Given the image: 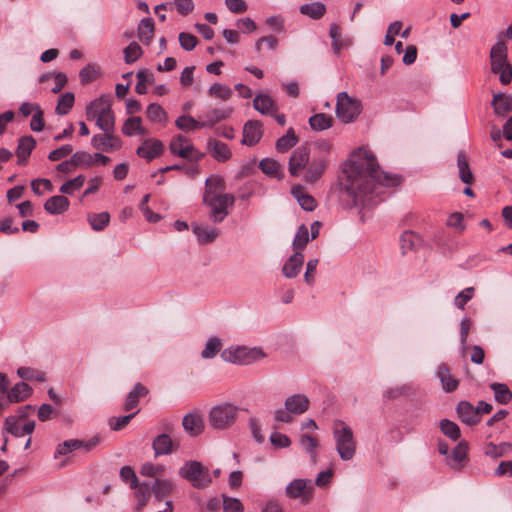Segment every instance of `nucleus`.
Returning a JSON list of instances; mask_svg holds the SVG:
<instances>
[{
	"label": "nucleus",
	"mask_w": 512,
	"mask_h": 512,
	"mask_svg": "<svg viewBox=\"0 0 512 512\" xmlns=\"http://www.w3.org/2000/svg\"><path fill=\"white\" fill-rule=\"evenodd\" d=\"M343 174L342 190L354 205H367L374 195L382 193L381 187H394L401 182L398 175L381 171L376 157L362 148L350 155Z\"/></svg>",
	"instance_id": "nucleus-1"
},
{
	"label": "nucleus",
	"mask_w": 512,
	"mask_h": 512,
	"mask_svg": "<svg viewBox=\"0 0 512 512\" xmlns=\"http://www.w3.org/2000/svg\"><path fill=\"white\" fill-rule=\"evenodd\" d=\"M224 179L217 175L209 176L205 181L203 203L210 208L209 217L214 223H221L229 214V207L235 202L232 194L223 193Z\"/></svg>",
	"instance_id": "nucleus-2"
},
{
	"label": "nucleus",
	"mask_w": 512,
	"mask_h": 512,
	"mask_svg": "<svg viewBox=\"0 0 512 512\" xmlns=\"http://www.w3.org/2000/svg\"><path fill=\"white\" fill-rule=\"evenodd\" d=\"M86 119L95 121L96 126L102 131L115 130V116L111 109L109 96L102 95L91 101L85 109Z\"/></svg>",
	"instance_id": "nucleus-3"
},
{
	"label": "nucleus",
	"mask_w": 512,
	"mask_h": 512,
	"mask_svg": "<svg viewBox=\"0 0 512 512\" xmlns=\"http://www.w3.org/2000/svg\"><path fill=\"white\" fill-rule=\"evenodd\" d=\"M508 49L503 35H498L497 42L490 50L491 71L499 75V80L503 85H507L512 80V66L507 60Z\"/></svg>",
	"instance_id": "nucleus-4"
},
{
	"label": "nucleus",
	"mask_w": 512,
	"mask_h": 512,
	"mask_svg": "<svg viewBox=\"0 0 512 512\" xmlns=\"http://www.w3.org/2000/svg\"><path fill=\"white\" fill-rule=\"evenodd\" d=\"M240 408L231 402L213 406L208 413V424L214 430L230 429L237 421Z\"/></svg>",
	"instance_id": "nucleus-5"
},
{
	"label": "nucleus",
	"mask_w": 512,
	"mask_h": 512,
	"mask_svg": "<svg viewBox=\"0 0 512 512\" xmlns=\"http://www.w3.org/2000/svg\"><path fill=\"white\" fill-rule=\"evenodd\" d=\"M333 438L339 457L344 461L351 460L356 452V443L351 428L344 425L343 422L337 421L333 430Z\"/></svg>",
	"instance_id": "nucleus-6"
},
{
	"label": "nucleus",
	"mask_w": 512,
	"mask_h": 512,
	"mask_svg": "<svg viewBox=\"0 0 512 512\" xmlns=\"http://www.w3.org/2000/svg\"><path fill=\"white\" fill-rule=\"evenodd\" d=\"M221 357L229 363L249 365L262 360L266 357V354L260 347L237 346L223 350Z\"/></svg>",
	"instance_id": "nucleus-7"
},
{
	"label": "nucleus",
	"mask_w": 512,
	"mask_h": 512,
	"mask_svg": "<svg viewBox=\"0 0 512 512\" xmlns=\"http://www.w3.org/2000/svg\"><path fill=\"white\" fill-rule=\"evenodd\" d=\"M179 475L189 481L191 485L197 489H204L212 482L208 469L204 468L200 462L195 460L187 461L179 469Z\"/></svg>",
	"instance_id": "nucleus-8"
},
{
	"label": "nucleus",
	"mask_w": 512,
	"mask_h": 512,
	"mask_svg": "<svg viewBox=\"0 0 512 512\" xmlns=\"http://www.w3.org/2000/svg\"><path fill=\"white\" fill-rule=\"evenodd\" d=\"M361 102L349 96L346 92H340L336 101V116L343 123L353 122L361 113Z\"/></svg>",
	"instance_id": "nucleus-9"
},
{
	"label": "nucleus",
	"mask_w": 512,
	"mask_h": 512,
	"mask_svg": "<svg viewBox=\"0 0 512 512\" xmlns=\"http://www.w3.org/2000/svg\"><path fill=\"white\" fill-rule=\"evenodd\" d=\"M285 495L291 499H300L302 503H309L314 495V485L309 479H294L285 488Z\"/></svg>",
	"instance_id": "nucleus-10"
},
{
	"label": "nucleus",
	"mask_w": 512,
	"mask_h": 512,
	"mask_svg": "<svg viewBox=\"0 0 512 512\" xmlns=\"http://www.w3.org/2000/svg\"><path fill=\"white\" fill-rule=\"evenodd\" d=\"M114 131H103L102 134H95L91 139V146L96 150L106 152L119 150L122 147V141L114 135Z\"/></svg>",
	"instance_id": "nucleus-11"
},
{
	"label": "nucleus",
	"mask_w": 512,
	"mask_h": 512,
	"mask_svg": "<svg viewBox=\"0 0 512 512\" xmlns=\"http://www.w3.org/2000/svg\"><path fill=\"white\" fill-rule=\"evenodd\" d=\"M309 158V150L306 147H298L295 149L289 159L288 164L290 175L298 176L300 172L308 165Z\"/></svg>",
	"instance_id": "nucleus-12"
},
{
	"label": "nucleus",
	"mask_w": 512,
	"mask_h": 512,
	"mask_svg": "<svg viewBox=\"0 0 512 512\" xmlns=\"http://www.w3.org/2000/svg\"><path fill=\"white\" fill-rule=\"evenodd\" d=\"M164 147L160 140L150 138L142 142L136 153L139 157L151 161L163 153Z\"/></svg>",
	"instance_id": "nucleus-13"
},
{
	"label": "nucleus",
	"mask_w": 512,
	"mask_h": 512,
	"mask_svg": "<svg viewBox=\"0 0 512 512\" xmlns=\"http://www.w3.org/2000/svg\"><path fill=\"white\" fill-rule=\"evenodd\" d=\"M182 425L190 436H198L204 431V420L199 412L193 411L183 417Z\"/></svg>",
	"instance_id": "nucleus-14"
},
{
	"label": "nucleus",
	"mask_w": 512,
	"mask_h": 512,
	"mask_svg": "<svg viewBox=\"0 0 512 512\" xmlns=\"http://www.w3.org/2000/svg\"><path fill=\"white\" fill-rule=\"evenodd\" d=\"M263 130L259 121L250 120L243 127L242 144L248 146L256 145L262 138Z\"/></svg>",
	"instance_id": "nucleus-15"
},
{
	"label": "nucleus",
	"mask_w": 512,
	"mask_h": 512,
	"mask_svg": "<svg viewBox=\"0 0 512 512\" xmlns=\"http://www.w3.org/2000/svg\"><path fill=\"white\" fill-rule=\"evenodd\" d=\"M284 405L292 414L301 415L309 409L310 400L304 394H293L286 398Z\"/></svg>",
	"instance_id": "nucleus-16"
},
{
	"label": "nucleus",
	"mask_w": 512,
	"mask_h": 512,
	"mask_svg": "<svg viewBox=\"0 0 512 512\" xmlns=\"http://www.w3.org/2000/svg\"><path fill=\"white\" fill-rule=\"evenodd\" d=\"M34 429V421H29L21 426L18 422V419L14 416H9L5 420V430L15 437H22L25 434H31Z\"/></svg>",
	"instance_id": "nucleus-17"
},
{
	"label": "nucleus",
	"mask_w": 512,
	"mask_h": 512,
	"mask_svg": "<svg viewBox=\"0 0 512 512\" xmlns=\"http://www.w3.org/2000/svg\"><path fill=\"white\" fill-rule=\"evenodd\" d=\"M207 149L211 156L219 162H225L229 160L232 156L231 150L228 147V145L216 139L208 140Z\"/></svg>",
	"instance_id": "nucleus-18"
},
{
	"label": "nucleus",
	"mask_w": 512,
	"mask_h": 512,
	"mask_svg": "<svg viewBox=\"0 0 512 512\" xmlns=\"http://www.w3.org/2000/svg\"><path fill=\"white\" fill-rule=\"evenodd\" d=\"M494 113L497 116H505L512 111V95L505 93H494L491 101Z\"/></svg>",
	"instance_id": "nucleus-19"
},
{
	"label": "nucleus",
	"mask_w": 512,
	"mask_h": 512,
	"mask_svg": "<svg viewBox=\"0 0 512 512\" xmlns=\"http://www.w3.org/2000/svg\"><path fill=\"white\" fill-rule=\"evenodd\" d=\"M457 414L460 420L469 426L475 425L480 421V417L478 416V411L475 410V407L467 402L461 401L457 405Z\"/></svg>",
	"instance_id": "nucleus-20"
},
{
	"label": "nucleus",
	"mask_w": 512,
	"mask_h": 512,
	"mask_svg": "<svg viewBox=\"0 0 512 512\" xmlns=\"http://www.w3.org/2000/svg\"><path fill=\"white\" fill-rule=\"evenodd\" d=\"M192 230L201 244L212 243L219 236V230L207 224H193Z\"/></svg>",
	"instance_id": "nucleus-21"
},
{
	"label": "nucleus",
	"mask_w": 512,
	"mask_h": 512,
	"mask_svg": "<svg viewBox=\"0 0 512 512\" xmlns=\"http://www.w3.org/2000/svg\"><path fill=\"white\" fill-rule=\"evenodd\" d=\"M304 262V255L301 251H296L285 262L282 268L283 275L286 278H295L301 271Z\"/></svg>",
	"instance_id": "nucleus-22"
},
{
	"label": "nucleus",
	"mask_w": 512,
	"mask_h": 512,
	"mask_svg": "<svg viewBox=\"0 0 512 512\" xmlns=\"http://www.w3.org/2000/svg\"><path fill=\"white\" fill-rule=\"evenodd\" d=\"M31 394L32 388L25 382H19L7 392V402L18 403L29 398Z\"/></svg>",
	"instance_id": "nucleus-23"
},
{
	"label": "nucleus",
	"mask_w": 512,
	"mask_h": 512,
	"mask_svg": "<svg viewBox=\"0 0 512 512\" xmlns=\"http://www.w3.org/2000/svg\"><path fill=\"white\" fill-rule=\"evenodd\" d=\"M35 146L36 141L32 136H24L19 139L16 155L20 165H24L26 163Z\"/></svg>",
	"instance_id": "nucleus-24"
},
{
	"label": "nucleus",
	"mask_w": 512,
	"mask_h": 512,
	"mask_svg": "<svg viewBox=\"0 0 512 512\" xmlns=\"http://www.w3.org/2000/svg\"><path fill=\"white\" fill-rule=\"evenodd\" d=\"M327 167L324 159H313L308 163L304 179L309 183H314L321 178Z\"/></svg>",
	"instance_id": "nucleus-25"
},
{
	"label": "nucleus",
	"mask_w": 512,
	"mask_h": 512,
	"mask_svg": "<svg viewBox=\"0 0 512 512\" xmlns=\"http://www.w3.org/2000/svg\"><path fill=\"white\" fill-rule=\"evenodd\" d=\"M437 376L442 384V388L446 392H453L458 387V380L451 374L446 364L438 367Z\"/></svg>",
	"instance_id": "nucleus-26"
},
{
	"label": "nucleus",
	"mask_w": 512,
	"mask_h": 512,
	"mask_svg": "<svg viewBox=\"0 0 512 512\" xmlns=\"http://www.w3.org/2000/svg\"><path fill=\"white\" fill-rule=\"evenodd\" d=\"M69 200L65 196H52L44 204V209L52 215L62 214L69 208Z\"/></svg>",
	"instance_id": "nucleus-27"
},
{
	"label": "nucleus",
	"mask_w": 512,
	"mask_h": 512,
	"mask_svg": "<svg viewBox=\"0 0 512 512\" xmlns=\"http://www.w3.org/2000/svg\"><path fill=\"white\" fill-rule=\"evenodd\" d=\"M155 456L169 455L174 450V443L168 434L158 435L152 443Z\"/></svg>",
	"instance_id": "nucleus-28"
},
{
	"label": "nucleus",
	"mask_w": 512,
	"mask_h": 512,
	"mask_svg": "<svg viewBox=\"0 0 512 512\" xmlns=\"http://www.w3.org/2000/svg\"><path fill=\"white\" fill-rule=\"evenodd\" d=\"M148 394V389L141 383L134 385L133 389L128 393L124 403V410L130 411L138 406L139 399Z\"/></svg>",
	"instance_id": "nucleus-29"
},
{
	"label": "nucleus",
	"mask_w": 512,
	"mask_h": 512,
	"mask_svg": "<svg viewBox=\"0 0 512 512\" xmlns=\"http://www.w3.org/2000/svg\"><path fill=\"white\" fill-rule=\"evenodd\" d=\"M122 133L126 136L147 135L148 131L142 125V119L134 116L125 120L122 126Z\"/></svg>",
	"instance_id": "nucleus-30"
},
{
	"label": "nucleus",
	"mask_w": 512,
	"mask_h": 512,
	"mask_svg": "<svg viewBox=\"0 0 512 512\" xmlns=\"http://www.w3.org/2000/svg\"><path fill=\"white\" fill-rule=\"evenodd\" d=\"M254 108L265 115H273L277 111V107L272 98L267 94H258L253 100Z\"/></svg>",
	"instance_id": "nucleus-31"
},
{
	"label": "nucleus",
	"mask_w": 512,
	"mask_h": 512,
	"mask_svg": "<svg viewBox=\"0 0 512 512\" xmlns=\"http://www.w3.org/2000/svg\"><path fill=\"white\" fill-rule=\"evenodd\" d=\"M291 192L292 195L298 201L299 205L302 207V209L306 211H313L317 207V202L314 199V197L311 196L310 194L305 193L303 187H293Z\"/></svg>",
	"instance_id": "nucleus-32"
},
{
	"label": "nucleus",
	"mask_w": 512,
	"mask_h": 512,
	"mask_svg": "<svg viewBox=\"0 0 512 512\" xmlns=\"http://www.w3.org/2000/svg\"><path fill=\"white\" fill-rule=\"evenodd\" d=\"M457 166L461 181L465 184H471L473 182L474 176L469 167L467 157L462 151L458 153Z\"/></svg>",
	"instance_id": "nucleus-33"
},
{
	"label": "nucleus",
	"mask_w": 512,
	"mask_h": 512,
	"mask_svg": "<svg viewBox=\"0 0 512 512\" xmlns=\"http://www.w3.org/2000/svg\"><path fill=\"white\" fill-rule=\"evenodd\" d=\"M135 489V497L137 499L136 510L141 511L146 506L151 494L153 493L152 486L147 482H143L141 484L137 483V487Z\"/></svg>",
	"instance_id": "nucleus-34"
},
{
	"label": "nucleus",
	"mask_w": 512,
	"mask_h": 512,
	"mask_svg": "<svg viewBox=\"0 0 512 512\" xmlns=\"http://www.w3.org/2000/svg\"><path fill=\"white\" fill-rule=\"evenodd\" d=\"M175 125L177 126L178 129L184 132H190L196 129L206 127V123L198 121L190 115L179 116L175 121Z\"/></svg>",
	"instance_id": "nucleus-35"
},
{
	"label": "nucleus",
	"mask_w": 512,
	"mask_h": 512,
	"mask_svg": "<svg viewBox=\"0 0 512 512\" xmlns=\"http://www.w3.org/2000/svg\"><path fill=\"white\" fill-rule=\"evenodd\" d=\"M173 487L174 485L172 481L168 479L156 478L154 484L152 485V490L155 498L160 501L172 492Z\"/></svg>",
	"instance_id": "nucleus-36"
},
{
	"label": "nucleus",
	"mask_w": 512,
	"mask_h": 512,
	"mask_svg": "<svg viewBox=\"0 0 512 512\" xmlns=\"http://www.w3.org/2000/svg\"><path fill=\"white\" fill-rule=\"evenodd\" d=\"M154 34V21L152 18H143L138 25V38L148 44Z\"/></svg>",
	"instance_id": "nucleus-37"
},
{
	"label": "nucleus",
	"mask_w": 512,
	"mask_h": 512,
	"mask_svg": "<svg viewBox=\"0 0 512 512\" xmlns=\"http://www.w3.org/2000/svg\"><path fill=\"white\" fill-rule=\"evenodd\" d=\"M333 118L324 113H318L310 117L309 125L315 131H323L332 126Z\"/></svg>",
	"instance_id": "nucleus-38"
},
{
	"label": "nucleus",
	"mask_w": 512,
	"mask_h": 512,
	"mask_svg": "<svg viewBox=\"0 0 512 512\" xmlns=\"http://www.w3.org/2000/svg\"><path fill=\"white\" fill-rule=\"evenodd\" d=\"M298 142V138L292 128H289L287 133L276 141V149L278 152L284 153L294 147Z\"/></svg>",
	"instance_id": "nucleus-39"
},
{
	"label": "nucleus",
	"mask_w": 512,
	"mask_h": 512,
	"mask_svg": "<svg viewBox=\"0 0 512 512\" xmlns=\"http://www.w3.org/2000/svg\"><path fill=\"white\" fill-rule=\"evenodd\" d=\"M300 12L312 19H320L326 12V7L321 2L304 4L300 7Z\"/></svg>",
	"instance_id": "nucleus-40"
},
{
	"label": "nucleus",
	"mask_w": 512,
	"mask_h": 512,
	"mask_svg": "<svg viewBox=\"0 0 512 512\" xmlns=\"http://www.w3.org/2000/svg\"><path fill=\"white\" fill-rule=\"evenodd\" d=\"M147 118L155 123H165L167 121V113L157 103H151L146 109Z\"/></svg>",
	"instance_id": "nucleus-41"
},
{
	"label": "nucleus",
	"mask_w": 512,
	"mask_h": 512,
	"mask_svg": "<svg viewBox=\"0 0 512 512\" xmlns=\"http://www.w3.org/2000/svg\"><path fill=\"white\" fill-rule=\"evenodd\" d=\"M232 110L230 108L228 109H218L214 108L210 110L206 115V120L202 121L203 123H206V127H211L214 124L226 119L231 114Z\"/></svg>",
	"instance_id": "nucleus-42"
},
{
	"label": "nucleus",
	"mask_w": 512,
	"mask_h": 512,
	"mask_svg": "<svg viewBox=\"0 0 512 512\" xmlns=\"http://www.w3.org/2000/svg\"><path fill=\"white\" fill-rule=\"evenodd\" d=\"M420 243V237L412 232L405 231L400 238L401 249L403 253L413 250Z\"/></svg>",
	"instance_id": "nucleus-43"
},
{
	"label": "nucleus",
	"mask_w": 512,
	"mask_h": 512,
	"mask_svg": "<svg viewBox=\"0 0 512 512\" xmlns=\"http://www.w3.org/2000/svg\"><path fill=\"white\" fill-rule=\"evenodd\" d=\"M311 240L309 237V230L306 225L302 224L298 227L296 235L293 240V247L297 251L303 250L308 242Z\"/></svg>",
	"instance_id": "nucleus-44"
},
{
	"label": "nucleus",
	"mask_w": 512,
	"mask_h": 512,
	"mask_svg": "<svg viewBox=\"0 0 512 512\" xmlns=\"http://www.w3.org/2000/svg\"><path fill=\"white\" fill-rule=\"evenodd\" d=\"M222 342L217 337H211L207 340L205 348L201 352V357L211 359L221 350Z\"/></svg>",
	"instance_id": "nucleus-45"
},
{
	"label": "nucleus",
	"mask_w": 512,
	"mask_h": 512,
	"mask_svg": "<svg viewBox=\"0 0 512 512\" xmlns=\"http://www.w3.org/2000/svg\"><path fill=\"white\" fill-rule=\"evenodd\" d=\"M89 224L95 231L103 230L110 221V215L108 212L96 213L88 216Z\"/></svg>",
	"instance_id": "nucleus-46"
},
{
	"label": "nucleus",
	"mask_w": 512,
	"mask_h": 512,
	"mask_svg": "<svg viewBox=\"0 0 512 512\" xmlns=\"http://www.w3.org/2000/svg\"><path fill=\"white\" fill-rule=\"evenodd\" d=\"M491 389L494 391L496 401L501 404H507L512 398V393L505 384L493 383Z\"/></svg>",
	"instance_id": "nucleus-47"
},
{
	"label": "nucleus",
	"mask_w": 512,
	"mask_h": 512,
	"mask_svg": "<svg viewBox=\"0 0 512 512\" xmlns=\"http://www.w3.org/2000/svg\"><path fill=\"white\" fill-rule=\"evenodd\" d=\"M74 100V94L70 92H67L60 96L56 106V113L58 115H66L73 107Z\"/></svg>",
	"instance_id": "nucleus-48"
},
{
	"label": "nucleus",
	"mask_w": 512,
	"mask_h": 512,
	"mask_svg": "<svg viewBox=\"0 0 512 512\" xmlns=\"http://www.w3.org/2000/svg\"><path fill=\"white\" fill-rule=\"evenodd\" d=\"M72 162L76 167L88 168L94 165V154L78 151L72 155Z\"/></svg>",
	"instance_id": "nucleus-49"
},
{
	"label": "nucleus",
	"mask_w": 512,
	"mask_h": 512,
	"mask_svg": "<svg viewBox=\"0 0 512 512\" xmlns=\"http://www.w3.org/2000/svg\"><path fill=\"white\" fill-rule=\"evenodd\" d=\"M440 429L445 436L451 438L454 441L460 438L459 426L453 421L448 419L441 420Z\"/></svg>",
	"instance_id": "nucleus-50"
},
{
	"label": "nucleus",
	"mask_w": 512,
	"mask_h": 512,
	"mask_svg": "<svg viewBox=\"0 0 512 512\" xmlns=\"http://www.w3.org/2000/svg\"><path fill=\"white\" fill-rule=\"evenodd\" d=\"M208 94L211 97H215L221 100H228L232 95V90L229 86L221 83H214L210 86Z\"/></svg>",
	"instance_id": "nucleus-51"
},
{
	"label": "nucleus",
	"mask_w": 512,
	"mask_h": 512,
	"mask_svg": "<svg viewBox=\"0 0 512 512\" xmlns=\"http://www.w3.org/2000/svg\"><path fill=\"white\" fill-rule=\"evenodd\" d=\"M166 467L161 464H153L150 462L144 463L140 469V474L146 477H156L165 473Z\"/></svg>",
	"instance_id": "nucleus-52"
},
{
	"label": "nucleus",
	"mask_w": 512,
	"mask_h": 512,
	"mask_svg": "<svg viewBox=\"0 0 512 512\" xmlns=\"http://www.w3.org/2000/svg\"><path fill=\"white\" fill-rule=\"evenodd\" d=\"M300 444L305 449V451L310 454L312 461L316 462L317 454L315 450L319 445L318 441L314 437L303 434L300 437Z\"/></svg>",
	"instance_id": "nucleus-53"
},
{
	"label": "nucleus",
	"mask_w": 512,
	"mask_h": 512,
	"mask_svg": "<svg viewBox=\"0 0 512 512\" xmlns=\"http://www.w3.org/2000/svg\"><path fill=\"white\" fill-rule=\"evenodd\" d=\"M81 447H82V440H77V439L66 440L57 446V449L55 452V457H57L58 455H67L68 453H70L74 450L81 449Z\"/></svg>",
	"instance_id": "nucleus-54"
},
{
	"label": "nucleus",
	"mask_w": 512,
	"mask_h": 512,
	"mask_svg": "<svg viewBox=\"0 0 512 512\" xmlns=\"http://www.w3.org/2000/svg\"><path fill=\"white\" fill-rule=\"evenodd\" d=\"M17 375L24 380H37L43 382L46 379L44 372L36 371L29 367L18 368Z\"/></svg>",
	"instance_id": "nucleus-55"
},
{
	"label": "nucleus",
	"mask_w": 512,
	"mask_h": 512,
	"mask_svg": "<svg viewBox=\"0 0 512 512\" xmlns=\"http://www.w3.org/2000/svg\"><path fill=\"white\" fill-rule=\"evenodd\" d=\"M127 64L134 63L142 55V49L136 42H131L123 51Z\"/></svg>",
	"instance_id": "nucleus-56"
},
{
	"label": "nucleus",
	"mask_w": 512,
	"mask_h": 512,
	"mask_svg": "<svg viewBox=\"0 0 512 512\" xmlns=\"http://www.w3.org/2000/svg\"><path fill=\"white\" fill-rule=\"evenodd\" d=\"M85 182V176L78 175L72 180L65 182L60 187V192L63 194H72L75 190L80 189Z\"/></svg>",
	"instance_id": "nucleus-57"
},
{
	"label": "nucleus",
	"mask_w": 512,
	"mask_h": 512,
	"mask_svg": "<svg viewBox=\"0 0 512 512\" xmlns=\"http://www.w3.org/2000/svg\"><path fill=\"white\" fill-rule=\"evenodd\" d=\"M474 291L475 290L473 287H468V288H465L464 290H462L461 292H459L454 299L455 306L458 309L463 310L465 308V305L467 304V302L473 298Z\"/></svg>",
	"instance_id": "nucleus-58"
},
{
	"label": "nucleus",
	"mask_w": 512,
	"mask_h": 512,
	"mask_svg": "<svg viewBox=\"0 0 512 512\" xmlns=\"http://www.w3.org/2000/svg\"><path fill=\"white\" fill-rule=\"evenodd\" d=\"M259 168L263 173L270 176H275L279 172L280 165L276 160L266 158L260 161Z\"/></svg>",
	"instance_id": "nucleus-59"
},
{
	"label": "nucleus",
	"mask_w": 512,
	"mask_h": 512,
	"mask_svg": "<svg viewBox=\"0 0 512 512\" xmlns=\"http://www.w3.org/2000/svg\"><path fill=\"white\" fill-rule=\"evenodd\" d=\"M178 39L180 46L186 51H192L198 43V40L194 35L186 32H181Z\"/></svg>",
	"instance_id": "nucleus-60"
},
{
	"label": "nucleus",
	"mask_w": 512,
	"mask_h": 512,
	"mask_svg": "<svg viewBox=\"0 0 512 512\" xmlns=\"http://www.w3.org/2000/svg\"><path fill=\"white\" fill-rule=\"evenodd\" d=\"M178 156L183 158V159L198 161V160L202 159L204 154L199 152V151H197L195 149V147L190 142H188L185 145V148L182 151H179V155Z\"/></svg>",
	"instance_id": "nucleus-61"
},
{
	"label": "nucleus",
	"mask_w": 512,
	"mask_h": 512,
	"mask_svg": "<svg viewBox=\"0 0 512 512\" xmlns=\"http://www.w3.org/2000/svg\"><path fill=\"white\" fill-rule=\"evenodd\" d=\"M402 29V22L394 21L392 22L387 29L384 44L390 46L394 43V37L400 33Z\"/></svg>",
	"instance_id": "nucleus-62"
},
{
	"label": "nucleus",
	"mask_w": 512,
	"mask_h": 512,
	"mask_svg": "<svg viewBox=\"0 0 512 512\" xmlns=\"http://www.w3.org/2000/svg\"><path fill=\"white\" fill-rule=\"evenodd\" d=\"M224 512H243L244 507L239 499L224 497L223 499Z\"/></svg>",
	"instance_id": "nucleus-63"
},
{
	"label": "nucleus",
	"mask_w": 512,
	"mask_h": 512,
	"mask_svg": "<svg viewBox=\"0 0 512 512\" xmlns=\"http://www.w3.org/2000/svg\"><path fill=\"white\" fill-rule=\"evenodd\" d=\"M188 142L189 140L185 136L177 135L171 140L169 150L172 154L179 155V151H182Z\"/></svg>",
	"instance_id": "nucleus-64"
}]
</instances>
